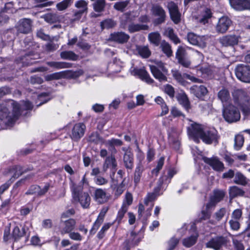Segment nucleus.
<instances>
[{"label": "nucleus", "instance_id": "3", "mask_svg": "<svg viewBox=\"0 0 250 250\" xmlns=\"http://www.w3.org/2000/svg\"><path fill=\"white\" fill-rule=\"evenodd\" d=\"M72 194L74 202L79 203L83 208L89 207L91 198L87 192L83 191L82 188H72Z\"/></svg>", "mask_w": 250, "mask_h": 250}, {"label": "nucleus", "instance_id": "54", "mask_svg": "<svg viewBox=\"0 0 250 250\" xmlns=\"http://www.w3.org/2000/svg\"><path fill=\"white\" fill-rule=\"evenodd\" d=\"M164 91L165 93L167 94L170 98H173L175 95V90L174 87L169 84H167L164 86Z\"/></svg>", "mask_w": 250, "mask_h": 250}, {"label": "nucleus", "instance_id": "55", "mask_svg": "<svg viewBox=\"0 0 250 250\" xmlns=\"http://www.w3.org/2000/svg\"><path fill=\"white\" fill-rule=\"evenodd\" d=\"M128 208L125 206V205H122L121 208L119 209L116 220L118 222H120L123 218L125 213L127 212Z\"/></svg>", "mask_w": 250, "mask_h": 250}, {"label": "nucleus", "instance_id": "37", "mask_svg": "<svg viewBox=\"0 0 250 250\" xmlns=\"http://www.w3.org/2000/svg\"><path fill=\"white\" fill-rule=\"evenodd\" d=\"M161 188H155L153 192L148 193L144 199L145 204L148 205L149 202L154 201L158 196L161 195L163 192H161Z\"/></svg>", "mask_w": 250, "mask_h": 250}, {"label": "nucleus", "instance_id": "18", "mask_svg": "<svg viewBox=\"0 0 250 250\" xmlns=\"http://www.w3.org/2000/svg\"><path fill=\"white\" fill-rule=\"evenodd\" d=\"M138 16L137 13L132 11L125 13L120 18V26L122 28L125 29L127 23H132L135 19Z\"/></svg>", "mask_w": 250, "mask_h": 250}, {"label": "nucleus", "instance_id": "9", "mask_svg": "<svg viewBox=\"0 0 250 250\" xmlns=\"http://www.w3.org/2000/svg\"><path fill=\"white\" fill-rule=\"evenodd\" d=\"M137 158L138 162L134 172V182L135 183L140 182L142 172L144 170L145 155L142 152H139L137 155Z\"/></svg>", "mask_w": 250, "mask_h": 250}, {"label": "nucleus", "instance_id": "62", "mask_svg": "<svg viewBox=\"0 0 250 250\" xmlns=\"http://www.w3.org/2000/svg\"><path fill=\"white\" fill-rule=\"evenodd\" d=\"M230 228L234 230H237L240 228L239 220L231 219L229 221Z\"/></svg>", "mask_w": 250, "mask_h": 250}, {"label": "nucleus", "instance_id": "31", "mask_svg": "<svg viewBox=\"0 0 250 250\" xmlns=\"http://www.w3.org/2000/svg\"><path fill=\"white\" fill-rule=\"evenodd\" d=\"M152 74L155 79L160 82L167 81V78L163 71L155 65H149Z\"/></svg>", "mask_w": 250, "mask_h": 250}, {"label": "nucleus", "instance_id": "38", "mask_svg": "<svg viewBox=\"0 0 250 250\" xmlns=\"http://www.w3.org/2000/svg\"><path fill=\"white\" fill-rule=\"evenodd\" d=\"M160 48L163 52L166 54L167 57L172 56L173 52L171 45L165 40H163L160 43Z\"/></svg>", "mask_w": 250, "mask_h": 250}, {"label": "nucleus", "instance_id": "35", "mask_svg": "<svg viewBox=\"0 0 250 250\" xmlns=\"http://www.w3.org/2000/svg\"><path fill=\"white\" fill-rule=\"evenodd\" d=\"M218 99L224 103H228L230 100V94L229 90L225 88L221 89L217 94Z\"/></svg>", "mask_w": 250, "mask_h": 250}, {"label": "nucleus", "instance_id": "63", "mask_svg": "<svg viewBox=\"0 0 250 250\" xmlns=\"http://www.w3.org/2000/svg\"><path fill=\"white\" fill-rule=\"evenodd\" d=\"M103 221L104 220H102V219H100L97 218V220L93 224L91 229L90 231V233L93 234L95 233L96 230L98 229L100 225L103 223Z\"/></svg>", "mask_w": 250, "mask_h": 250}, {"label": "nucleus", "instance_id": "4", "mask_svg": "<svg viewBox=\"0 0 250 250\" xmlns=\"http://www.w3.org/2000/svg\"><path fill=\"white\" fill-rule=\"evenodd\" d=\"M223 116L225 121L229 123L236 122L241 117L239 109L232 104H229L224 108Z\"/></svg>", "mask_w": 250, "mask_h": 250}, {"label": "nucleus", "instance_id": "25", "mask_svg": "<svg viewBox=\"0 0 250 250\" xmlns=\"http://www.w3.org/2000/svg\"><path fill=\"white\" fill-rule=\"evenodd\" d=\"M131 73L133 76H138L142 80L145 81L147 83L150 84L154 82L145 69L134 68L131 71Z\"/></svg>", "mask_w": 250, "mask_h": 250}, {"label": "nucleus", "instance_id": "34", "mask_svg": "<svg viewBox=\"0 0 250 250\" xmlns=\"http://www.w3.org/2000/svg\"><path fill=\"white\" fill-rule=\"evenodd\" d=\"M148 29V25L139 23H131L128 26V31L130 33L138 32L141 30H146Z\"/></svg>", "mask_w": 250, "mask_h": 250}, {"label": "nucleus", "instance_id": "50", "mask_svg": "<svg viewBox=\"0 0 250 250\" xmlns=\"http://www.w3.org/2000/svg\"><path fill=\"white\" fill-rule=\"evenodd\" d=\"M102 140V139L101 138L99 134L97 132H92L88 138V141L93 143L94 144H97L101 141Z\"/></svg>", "mask_w": 250, "mask_h": 250}, {"label": "nucleus", "instance_id": "41", "mask_svg": "<svg viewBox=\"0 0 250 250\" xmlns=\"http://www.w3.org/2000/svg\"><path fill=\"white\" fill-rule=\"evenodd\" d=\"M22 169L21 167L16 166L10 168L9 172L12 177L15 179L25 172V170H23Z\"/></svg>", "mask_w": 250, "mask_h": 250}, {"label": "nucleus", "instance_id": "11", "mask_svg": "<svg viewBox=\"0 0 250 250\" xmlns=\"http://www.w3.org/2000/svg\"><path fill=\"white\" fill-rule=\"evenodd\" d=\"M86 126L83 123L76 124L72 128L70 137L75 141H78L84 135Z\"/></svg>", "mask_w": 250, "mask_h": 250}, {"label": "nucleus", "instance_id": "13", "mask_svg": "<svg viewBox=\"0 0 250 250\" xmlns=\"http://www.w3.org/2000/svg\"><path fill=\"white\" fill-rule=\"evenodd\" d=\"M76 221L72 218L62 221L60 226V231L62 235L68 234L75 229Z\"/></svg>", "mask_w": 250, "mask_h": 250}, {"label": "nucleus", "instance_id": "61", "mask_svg": "<svg viewBox=\"0 0 250 250\" xmlns=\"http://www.w3.org/2000/svg\"><path fill=\"white\" fill-rule=\"evenodd\" d=\"M242 211L241 209H236L232 213L231 219L239 220L242 217Z\"/></svg>", "mask_w": 250, "mask_h": 250}, {"label": "nucleus", "instance_id": "40", "mask_svg": "<svg viewBox=\"0 0 250 250\" xmlns=\"http://www.w3.org/2000/svg\"><path fill=\"white\" fill-rule=\"evenodd\" d=\"M62 59L68 60L73 61H77L78 59L79 56L71 51H62L60 54Z\"/></svg>", "mask_w": 250, "mask_h": 250}, {"label": "nucleus", "instance_id": "12", "mask_svg": "<svg viewBox=\"0 0 250 250\" xmlns=\"http://www.w3.org/2000/svg\"><path fill=\"white\" fill-rule=\"evenodd\" d=\"M188 42L191 44L197 45L204 48L206 46V38L205 36H198L192 32L188 33L187 35Z\"/></svg>", "mask_w": 250, "mask_h": 250}, {"label": "nucleus", "instance_id": "47", "mask_svg": "<svg viewBox=\"0 0 250 250\" xmlns=\"http://www.w3.org/2000/svg\"><path fill=\"white\" fill-rule=\"evenodd\" d=\"M179 239L175 236L171 237L167 242V250H173L179 243Z\"/></svg>", "mask_w": 250, "mask_h": 250}, {"label": "nucleus", "instance_id": "57", "mask_svg": "<svg viewBox=\"0 0 250 250\" xmlns=\"http://www.w3.org/2000/svg\"><path fill=\"white\" fill-rule=\"evenodd\" d=\"M133 197L132 194L127 192L125 194V198L123 201L122 205H125L126 208H128V207L131 205L132 203Z\"/></svg>", "mask_w": 250, "mask_h": 250}, {"label": "nucleus", "instance_id": "28", "mask_svg": "<svg viewBox=\"0 0 250 250\" xmlns=\"http://www.w3.org/2000/svg\"><path fill=\"white\" fill-rule=\"evenodd\" d=\"M191 228L194 231L193 233L190 236L186 237L182 240L183 245L187 248H190L194 245L198 237V234L195 229L194 225H192Z\"/></svg>", "mask_w": 250, "mask_h": 250}, {"label": "nucleus", "instance_id": "45", "mask_svg": "<svg viewBox=\"0 0 250 250\" xmlns=\"http://www.w3.org/2000/svg\"><path fill=\"white\" fill-rule=\"evenodd\" d=\"M212 13L210 9L206 8L204 10L202 18L199 20V22L204 24L208 22V20L211 17Z\"/></svg>", "mask_w": 250, "mask_h": 250}, {"label": "nucleus", "instance_id": "26", "mask_svg": "<svg viewBox=\"0 0 250 250\" xmlns=\"http://www.w3.org/2000/svg\"><path fill=\"white\" fill-rule=\"evenodd\" d=\"M239 37L236 35H226L220 38L219 42L224 46H233L237 44Z\"/></svg>", "mask_w": 250, "mask_h": 250}, {"label": "nucleus", "instance_id": "39", "mask_svg": "<svg viewBox=\"0 0 250 250\" xmlns=\"http://www.w3.org/2000/svg\"><path fill=\"white\" fill-rule=\"evenodd\" d=\"M136 51L143 58H148L151 55V51L147 46H136Z\"/></svg>", "mask_w": 250, "mask_h": 250}, {"label": "nucleus", "instance_id": "15", "mask_svg": "<svg viewBox=\"0 0 250 250\" xmlns=\"http://www.w3.org/2000/svg\"><path fill=\"white\" fill-rule=\"evenodd\" d=\"M176 58L178 62L185 67H189L190 62L187 56L186 50L182 46L178 47L176 53Z\"/></svg>", "mask_w": 250, "mask_h": 250}, {"label": "nucleus", "instance_id": "17", "mask_svg": "<svg viewBox=\"0 0 250 250\" xmlns=\"http://www.w3.org/2000/svg\"><path fill=\"white\" fill-rule=\"evenodd\" d=\"M232 23L231 21L228 17L223 16L219 19L216 26V31L218 33H225Z\"/></svg>", "mask_w": 250, "mask_h": 250}, {"label": "nucleus", "instance_id": "46", "mask_svg": "<svg viewBox=\"0 0 250 250\" xmlns=\"http://www.w3.org/2000/svg\"><path fill=\"white\" fill-rule=\"evenodd\" d=\"M102 29H109L113 28L116 25V22L111 19H106L101 22Z\"/></svg>", "mask_w": 250, "mask_h": 250}, {"label": "nucleus", "instance_id": "24", "mask_svg": "<svg viewBox=\"0 0 250 250\" xmlns=\"http://www.w3.org/2000/svg\"><path fill=\"white\" fill-rule=\"evenodd\" d=\"M32 21L28 19L21 20L17 26V29L19 32L27 34L31 30Z\"/></svg>", "mask_w": 250, "mask_h": 250}, {"label": "nucleus", "instance_id": "53", "mask_svg": "<svg viewBox=\"0 0 250 250\" xmlns=\"http://www.w3.org/2000/svg\"><path fill=\"white\" fill-rule=\"evenodd\" d=\"M75 6L77 8L81 9L80 11L86 12L87 10V3L84 0H79L75 2Z\"/></svg>", "mask_w": 250, "mask_h": 250}, {"label": "nucleus", "instance_id": "7", "mask_svg": "<svg viewBox=\"0 0 250 250\" xmlns=\"http://www.w3.org/2000/svg\"><path fill=\"white\" fill-rule=\"evenodd\" d=\"M83 71L79 70L77 71H72L71 70H65L59 72H55L50 75H48V81L52 80H59L64 78L67 75H70L73 78H77L83 75Z\"/></svg>", "mask_w": 250, "mask_h": 250}, {"label": "nucleus", "instance_id": "1", "mask_svg": "<svg viewBox=\"0 0 250 250\" xmlns=\"http://www.w3.org/2000/svg\"><path fill=\"white\" fill-rule=\"evenodd\" d=\"M189 135L194 141L198 142L200 138L203 142L207 144L218 143L219 136L215 129H207L198 124H194L188 128Z\"/></svg>", "mask_w": 250, "mask_h": 250}, {"label": "nucleus", "instance_id": "14", "mask_svg": "<svg viewBox=\"0 0 250 250\" xmlns=\"http://www.w3.org/2000/svg\"><path fill=\"white\" fill-rule=\"evenodd\" d=\"M129 38V35L124 32H114L110 34L108 41L124 44L127 42Z\"/></svg>", "mask_w": 250, "mask_h": 250}, {"label": "nucleus", "instance_id": "58", "mask_svg": "<svg viewBox=\"0 0 250 250\" xmlns=\"http://www.w3.org/2000/svg\"><path fill=\"white\" fill-rule=\"evenodd\" d=\"M68 235L71 239L75 241H81L83 239V236L78 232L72 231L68 233Z\"/></svg>", "mask_w": 250, "mask_h": 250}, {"label": "nucleus", "instance_id": "6", "mask_svg": "<svg viewBox=\"0 0 250 250\" xmlns=\"http://www.w3.org/2000/svg\"><path fill=\"white\" fill-rule=\"evenodd\" d=\"M236 77L241 81L250 83V67L244 64L237 66L235 69Z\"/></svg>", "mask_w": 250, "mask_h": 250}, {"label": "nucleus", "instance_id": "60", "mask_svg": "<svg viewBox=\"0 0 250 250\" xmlns=\"http://www.w3.org/2000/svg\"><path fill=\"white\" fill-rule=\"evenodd\" d=\"M173 76L177 80V81L181 84L184 85L186 83L183 77L178 71H174L173 73Z\"/></svg>", "mask_w": 250, "mask_h": 250}, {"label": "nucleus", "instance_id": "42", "mask_svg": "<svg viewBox=\"0 0 250 250\" xmlns=\"http://www.w3.org/2000/svg\"><path fill=\"white\" fill-rule=\"evenodd\" d=\"M148 38L151 43L157 46L160 44L161 35L157 32H152L148 34Z\"/></svg>", "mask_w": 250, "mask_h": 250}, {"label": "nucleus", "instance_id": "29", "mask_svg": "<svg viewBox=\"0 0 250 250\" xmlns=\"http://www.w3.org/2000/svg\"><path fill=\"white\" fill-rule=\"evenodd\" d=\"M109 196L110 195L102 189L97 188L95 192L94 199L98 203L103 204L107 201Z\"/></svg>", "mask_w": 250, "mask_h": 250}, {"label": "nucleus", "instance_id": "36", "mask_svg": "<svg viewBox=\"0 0 250 250\" xmlns=\"http://www.w3.org/2000/svg\"><path fill=\"white\" fill-rule=\"evenodd\" d=\"M249 179L242 173L237 172L235 174L234 182L242 186H246L249 182Z\"/></svg>", "mask_w": 250, "mask_h": 250}, {"label": "nucleus", "instance_id": "27", "mask_svg": "<svg viewBox=\"0 0 250 250\" xmlns=\"http://www.w3.org/2000/svg\"><path fill=\"white\" fill-rule=\"evenodd\" d=\"M123 162L127 171H131L134 167V156L130 151H126L123 156Z\"/></svg>", "mask_w": 250, "mask_h": 250}, {"label": "nucleus", "instance_id": "16", "mask_svg": "<svg viewBox=\"0 0 250 250\" xmlns=\"http://www.w3.org/2000/svg\"><path fill=\"white\" fill-rule=\"evenodd\" d=\"M203 160L205 163L209 165L213 170L216 171H222L225 168L223 163L216 157L212 158L204 157Z\"/></svg>", "mask_w": 250, "mask_h": 250}, {"label": "nucleus", "instance_id": "30", "mask_svg": "<svg viewBox=\"0 0 250 250\" xmlns=\"http://www.w3.org/2000/svg\"><path fill=\"white\" fill-rule=\"evenodd\" d=\"M13 113L11 115L9 113L8 114L5 113L3 118L11 119L12 121L16 120L21 114V108L19 104L17 103H13Z\"/></svg>", "mask_w": 250, "mask_h": 250}, {"label": "nucleus", "instance_id": "52", "mask_svg": "<svg viewBox=\"0 0 250 250\" xmlns=\"http://www.w3.org/2000/svg\"><path fill=\"white\" fill-rule=\"evenodd\" d=\"M71 2L69 0H63L56 5V7L59 11H63L70 6Z\"/></svg>", "mask_w": 250, "mask_h": 250}, {"label": "nucleus", "instance_id": "23", "mask_svg": "<svg viewBox=\"0 0 250 250\" xmlns=\"http://www.w3.org/2000/svg\"><path fill=\"white\" fill-rule=\"evenodd\" d=\"M226 243V239L223 236H217L213 238L206 244L208 248H212L215 250H219Z\"/></svg>", "mask_w": 250, "mask_h": 250}, {"label": "nucleus", "instance_id": "10", "mask_svg": "<svg viewBox=\"0 0 250 250\" xmlns=\"http://www.w3.org/2000/svg\"><path fill=\"white\" fill-rule=\"evenodd\" d=\"M167 9L171 20L175 24H178L181 20V14L179 11L177 5L173 1L167 3Z\"/></svg>", "mask_w": 250, "mask_h": 250}, {"label": "nucleus", "instance_id": "20", "mask_svg": "<svg viewBox=\"0 0 250 250\" xmlns=\"http://www.w3.org/2000/svg\"><path fill=\"white\" fill-rule=\"evenodd\" d=\"M117 167V163L115 156L110 155L106 157L103 167V170L106 172L108 168H110L113 174L115 173Z\"/></svg>", "mask_w": 250, "mask_h": 250}, {"label": "nucleus", "instance_id": "49", "mask_svg": "<svg viewBox=\"0 0 250 250\" xmlns=\"http://www.w3.org/2000/svg\"><path fill=\"white\" fill-rule=\"evenodd\" d=\"M234 141V148L236 150H238L243 145L244 142V137L241 135H237L235 136Z\"/></svg>", "mask_w": 250, "mask_h": 250}, {"label": "nucleus", "instance_id": "33", "mask_svg": "<svg viewBox=\"0 0 250 250\" xmlns=\"http://www.w3.org/2000/svg\"><path fill=\"white\" fill-rule=\"evenodd\" d=\"M163 35L164 36L168 37L176 44L180 42L179 38L174 33L173 29L171 27H167L166 28L164 32Z\"/></svg>", "mask_w": 250, "mask_h": 250}, {"label": "nucleus", "instance_id": "8", "mask_svg": "<svg viewBox=\"0 0 250 250\" xmlns=\"http://www.w3.org/2000/svg\"><path fill=\"white\" fill-rule=\"evenodd\" d=\"M141 239L140 235L133 231H131L127 234V238L123 244L124 250H130L131 247L138 245Z\"/></svg>", "mask_w": 250, "mask_h": 250}, {"label": "nucleus", "instance_id": "5", "mask_svg": "<svg viewBox=\"0 0 250 250\" xmlns=\"http://www.w3.org/2000/svg\"><path fill=\"white\" fill-rule=\"evenodd\" d=\"M151 12L153 16L156 17L154 20V23L160 24L166 21L167 14L165 9L159 4L152 5Z\"/></svg>", "mask_w": 250, "mask_h": 250}, {"label": "nucleus", "instance_id": "2", "mask_svg": "<svg viewBox=\"0 0 250 250\" xmlns=\"http://www.w3.org/2000/svg\"><path fill=\"white\" fill-rule=\"evenodd\" d=\"M235 104L240 106L245 115L250 114V99L243 89H235L232 92Z\"/></svg>", "mask_w": 250, "mask_h": 250}, {"label": "nucleus", "instance_id": "32", "mask_svg": "<svg viewBox=\"0 0 250 250\" xmlns=\"http://www.w3.org/2000/svg\"><path fill=\"white\" fill-rule=\"evenodd\" d=\"M177 99L180 104H181L187 111L190 109V104L187 95L185 93H179L177 95Z\"/></svg>", "mask_w": 250, "mask_h": 250}, {"label": "nucleus", "instance_id": "22", "mask_svg": "<svg viewBox=\"0 0 250 250\" xmlns=\"http://www.w3.org/2000/svg\"><path fill=\"white\" fill-rule=\"evenodd\" d=\"M30 226L29 223H25L23 226L15 227L13 230V237L15 240L22 237L28 233V227Z\"/></svg>", "mask_w": 250, "mask_h": 250}, {"label": "nucleus", "instance_id": "44", "mask_svg": "<svg viewBox=\"0 0 250 250\" xmlns=\"http://www.w3.org/2000/svg\"><path fill=\"white\" fill-rule=\"evenodd\" d=\"M129 3V0L125 1H118L114 3L113 8L114 9L123 12L125 8L127 6Z\"/></svg>", "mask_w": 250, "mask_h": 250}, {"label": "nucleus", "instance_id": "19", "mask_svg": "<svg viewBox=\"0 0 250 250\" xmlns=\"http://www.w3.org/2000/svg\"><path fill=\"white\" fill-rule=\"evenodd\" d=\"M225 192L223 190L215 189L213 193L210 197V200L207 205V208H209L214 207L216 205L223 200L225 196Z\"/></svg>", "mask_w": 250, "mask_h": 250}, {"label": "nucleus", "instance_id": "21", "mask_svg": "<svg viewBox=\"0 0 250 250\" xmlns=\"http://www.w3.org/2000/svg\"><path fill=\"white\" fill-rule=\"evenodd\" d=\"M190 91L191 93L201 100H203L204 97L208 93L207 88L203 85H194L190 88Z\"/></svg>", "mask_w": 250, "mask_h": 250}, {"label": "nucleus", "instance_id": "59", "mask_svg": "<svg viewBox=\"0 0 250 250\" xmlns=\"http://www.w3.org/2000/svg\"><path fill=\"white\" fill-rule=\"evenodd\" d=\"M110 226H111L110 224L107 223V224H104L103 226L101 229L100 230V231L97 234V237L99 239H101L104 236L105 232L109 229Z\"/></svg>", "mask_w": 250, "mask_h": 250}, {"label": "nucleus", "instance_id": "56", "mask_svg": "<svg viewBox=\"0 0 250 250\" xmlns=\"http://www.w3.org/2000/svg\"><path fill=\"white\" fill-rule=\"evenodd\" d=\"M231 6L234 9L242 11V0H229Z\"/></svg>", "mask_w": 250, "mask_h": 250}, {"label": "nucleus", "instance_id": "48", "mask_svg": "<svg viewBox=\"0 0 250 250\" xmlns=\"http://www.w3.org/2000/svg\"><path fill=\"white\" fill-rule=\"evenodd\" d=\"M123 144V142L118 139L112 138L105 142L106 146H120Z\"/></svg>", "mask_w": 250, "mask_h": 250}, {"label": "nucleus", "instance_id": "64", "mask_svg": "<svg viewBox=\"0 0 250 250\" xmlns=\"http://www.w3.org/2000/svg\"><path fill=\"white\" fill-rule=\"evenodd\" d=\"M95 183L99 186H102L107 183V180L103 177L97 176L94 178Z\"/></svg>", "mask_w": 250, "mask_h": 250}, {"label": "nucleus", "instance_id": "51", "mask_svg": "<svg viewBox=\"0 0 250 250\" xmlns=\"http://www.w3.org/2000/svg\"><path fill=\"white\" fill-rule=\"evenodd\" d=\"M226 213V209L224 208H221L217 210L213 215L215 221H220Z\"/></svg>", "mask_w": 250, "mask_h": 250}, {"label": "nucleus", "instance_id": "43", "mask_svg": "<svg viewBox=\"0 0 250 250\" xmlns=\"http://www.w3.org/2000/svg\"><path fill=\"white\" fill-rule=\"evenodd\" d=\"M93 8L97 12L104 11L106 6L105 0H96L93 4Z\"/></svg>", "mask_w": 250, "mask_h": 250}]
</instances>
